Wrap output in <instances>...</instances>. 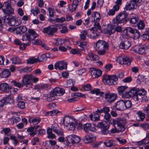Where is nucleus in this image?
I'll use <instances>...</instances> for the list:
<instances>
[{"label": "nucleus", "instance_id": "1", "mask_svg": "<svg viewBox=\"0 0 149 149\" xmlns=\"http://www.w3.org/2000/svg\"><path fill=\"white\" fill-rule=\"evenodd\" d=\"M109 47L108 43L103 40H99L96 43V50L100 55H104Z\"/></svg>", "mask_w": 149, "mask_h": 149}, {"label": "nucleus", "instance_id": "2", "mask_svg": "<svg viewBox=\"0 0 149 149\" xmlns=\"http://www.w3.org/2000/svg\"><path fill=\"white\" fill-rule=\"evenodd\" d=\"M63 123L64 125L71 130H74L78 125V122L75 119L68 116L64 117Z\"/></svg>", "mask_w": 149, "mask_h": 149}, {"label": "nucleus", "instance_id": "3", "mask_svg": "<svg viewBox=\"0 0 149 149\" xmlns=\"http://www.w3.org/2000/svg\"><path fill=\"white\" fill-rule=\"evenodd\" d=\"M128 15L127 13L124 10L119 13L116 18L113 19V23L116 25H118L120 23H126L127 19H126Z\"/></svg>", "mask_w": 149, "mask_h": 149}, {"label": "nucleus", "instance_id": "4", "mask_svg": "<svg viewBox=\"0 0 149 149\" xmlns=\"http://www.w3.org/2000/svg\"><path fill=\"white\" fill-rule=\"evenodd\" d=\"M102 80L105 84L112 85L117 83L118 79L116 75L104 74L103 76Z\"/></svg>", "mask_w": 149, "mask_h": 149}, {"label": "nucleus", "instance_id": "5", "mask_svg": "<svg viewBox=\"0 0 149 149\" xmlns=\"http://www.w3.org/2000/svg\"><path fill=\"white\" fill-rule=\"evenodd\" d=\"M81 140L79 137L75 134H71L67 136L65 138V145L66 146H71L75 143H78Z\"/></svg>", "mask_w": 149, "mask_h": 149}, {"label": "nucleus", "instance_id": "6", "mask_svg": "<svg viewBox=\"0 0 149 149\" xmlns=\"http://www.w3.org/2000/svg\"><path fill=\"white\" fill-rule=\"evenodd\" d=\"M101 27L100 23H96L94 25V27H92L91 31H93L92 33L93 34H95V35L93 36L91 34H88V36L90 38L96 39L98 38L100 33H102V31L101 30Z\"/></svg>", "mask_w": 149, "mask_h": 149}, {"label": "nucleus", "instance_id": "7", "mask_svg": "<svg viewBox=\"0 0 149 149\" xmlns=\"http://www.w3.org/2000/svg\"><path fill=\"white\" fill-rule=\"evenodd\" d=\"M60 28H61L58 25H51L44 28L42 31L43 33L49 36H52L57 32L58 29Z\"/></svg>", "mask_w": 149, "mask_h": 149}, {"label": "nucleus", "instance_id": "8", "mask_svg": "<svg viewBox=\"0 0 149 149\" xmlns=\"http://www.w3.org/2000/svg\"><path fill=\"white\" fill-rule=\"evenodd\" d=\"M124 106V101L120 100L115 103L114 105L111 107V108L113 110L111 112H115L114 110L123 111L126 109V107Z\"/></svg>", "mask_w": 149, "mask_h": 149}, {"label": "nucleus", "instance_id": "9", "mask_svg": "<svg viewBox=\"0 0 149 149\" xmlns=\"http://www.w3.org/2000/svg\"><path fill=\"white\" fill-rule=\"evenodd\" d=\"M124 31H126V34L127 35H129L130 33L131 34L132 36L134 37V39H138L140 36V32L135 29L128 27L125 29Z\"/></svg>", "mask_w": 149, "mask_h": 149}, {"label": "nucleus", "instance_id": "10", "mask_svg": "<svg viewBox=\"0 0 149 149\" xmlns=\"http://www.w3.org/2000/svg\"><path fill=\"white\" fill-rule=\"evenodd\" d=\"M110 125L105 121L99 122L97 124V127L101 129V133L104 135L107 134L108 133V129Z\"/></svg>", "mask_w": 149, "mask_h": 149}, {"label": "nucleus", "instance_id": "11", "mask_svg": "<svg viewBox=\"0 0 149 149\" xmlns=\"http://www.w3.org/2000/svg\"><path fill=\"white\" fill-rule=\"evenodd\" d=\"M148 49V46L145 45L139 44L135 46L133 51L139 54H146V51Z\"/></svg>", "mask_w": 149, "mask_h": 149}, {"label": "nucleus", "instance_id": "12", "mask_svg": "<svg viewBox=\"0 0 149 149\" xmlns=\"http://www.w3.org/2000/svg\"><path fill=\"white\" fill-rule=\"evenodd\" d=\"M2 10L6 15H9L13 13L14 9L11 7L10 4L5 2L3 4Z\"/></svg>", "mask_w": 149, "mask_h": 149}, {"label": "nucleus", "instance_id": "13", "mask_svg": "<svg viewBox=\"0 0 149 149\" xmlns=\"http://www.w3.org/2000/svg\"><path fill=\"white\" fill-rule=\"evenodd\" d=\"M104 96L107 101L110 103L113 102L116 100L117 97L116 94L109 92L105 93Z\"/></svg>", "mask_w": 149, "mask_h": 149}, {"label": "nucleus", "instance_id": "14", "mask_svg": "<svg viewBox=\"0 0 149 149\" xmlns=\"http://www.w3.org/2000/svg\"><path fill=\"white\" fill-rule=\"evenodd\" d=\"M33 79V75H24L23 77L22 84L24 86H26V87L28 85H31L32 82L31 80Z\"/></svg>", "mask_w": 149, "mask_h": 149}, {"label": "nucleus", "instance_id": "15", "mask_svg": "<svg viewBox=\"0 0 149 149\" xmlns=\"http://www.w3.org/2000/svg\"><path fill=\"white\" fill-rule=\"evenodd\" d=\"M137 5V3H135L132 0H131L129 2L127 3L125 7V10H134L136 9Z\"/></svg>", "mask_w": 149, "mask_h": 149}, {"label": "nucleus", "instance_id": "16", "mask_svg": "<svg viewBox=\"0 0 149 149\" xmlns=\"http://www.w3.org/2000/svg\"><path fill=\"white\" fill-rule=\"evenodd\" d=\"M11 88L6 83H1L0 84V91L7 93L8 95L11 93Z\"/></svg>", "mask_w": 149, "mask_h": 149}, {"label": "nucleus", "instance_id": "17", "mask_svg": "<svg viewBox=\"0 0 149 149\" xmlns=\"http://www.w3.org/2000/svg\"><path fill=\"white\" fill-rule=\"evenodd\" d=\"M131 45L130 42L127 40L122 39L120 43L119 47L122 49H127Z\"/></svg>", "mask_w": 149, "mask_h": 149}, {"label": "nucleus", "instance_id": "18", "mask_svg": "<svg viewBox=\"0 0 149 149\" xmlns=\"http://www.w3.org/2000/svg\"><path fill=\"white\" fill-rule=\"evenodd\" d=\"M126 123L127 122L124 120L123 121L119 120L117 121V129L119 132H123L125 130V125Z\"/></svg>", "mask_w": 149, "mask_h": 149}, {"label": "nucleus", "instance_id": "19", "mask_svg": "<svg viewBox=\"0 0 149 149\" xmlns=\"http://www.w3.org/2000/svg\"><path fill=\"white\" fill-rule=\"evenodd\" d=\"M27 30L26 27L25 26H20L14 28V31L17 34L22 35Z\"/></svg>", "mask_w": 149, "mask_h": 149}, {"label": "nucleus", "instance_id": "20", "mask_svg": "<svg viewBox=\"0 0 149 149\" xmlns=\"http://www.w3.org/2000/svg\"><path fill=\"white\" fill-rule=\"evenodd\" d=\"M66 62L63 61H61L56 63L54 65V68L56 70L58 69L62 70L67 68Z\"/></svg>", "mask_w": 149, "mask_h": 149}, {"label": "nucleus", "instance_id": "21", "mask_svg": "<svg viewBox=\"0 0 149 149\" xmlns=\"http://www.w3.org/2000/svg\"><path fill=\"white\" fill-rule=\"evenodd\" d=\"M52 92L55 96L62 95L65 93V91L64 89L59 87L55 88Z\"/></svg>", "mask_w": 149, "mask_h": 149}, {"label": "nucleus", "instance_id": "22", "mask_svg": "<svg viewBox=\"0 0 149 149\" xmlns=\"http://www.w3.org/2000/svg\"><path fill=\"white\" fill-rule=\"evenodd\" d=\"M136 92L135 88H134L131 89L130 90L126 91L125 93L123 94V97L129 98L132 97L134 95V93Z\"/></svg>", "mask_w": 149, "mask_h": 149}, {"label": "nucleus", "instance_id": "23", "mask_svg": "<svg viewBox=\"0 0 149 149\" xmlns=\"http://www.w3.org/2000/svg\"><path fill=\"white\" fill-rule=\"evenodd\" d=\"M26 34L31 41L34 40L38 36L36 32L32 29L28 30V32Z\"/></svg>", "mask_w": 149, "mask_h": 149}, {"label": "nucleus", "instance_id": "24", "mask_svg": "<svg viewBox=\"0 0 149 149\" xmlns=\"http://www.w3.org/2000/svg\"><path fill=\"white\" fill-rule=\"evenodd\" d=\"M53 131L58 136H63L64 133L62 129L57 126H52Z\"/></svg>", "mask_w": 149, "mask_h": 149}, {"label": "nucleus", "instance_id": "25", "mask_svg": "<svg viewBox=\"0 0 149 149\" xmlns=\"http://www.w3.org/2000/svg\"><path fill=\"white\" fill-rule=\"evenodd\" d=\"M104 144L107 147L114 146L116 145V141L113 139H107L104 142Z\"/></svg>", "mask_w": 149, "mask_h": 149}, {"label": "nucleus", "instance_id": "26", "mask_svg": "<svg viewBox=\"0 0 149 149\" xmlns=\"http://www.w3.org/2000/svg\"><path fill=\"white\" fill-rule=\"evenodd\" d=\"M95 139V136L92 135H87L83 139V140L85 143H89L92 142Z\"/></svg>", "mask_w": 149, "mask_h": 149}, {"label": "nucleus", "instance_id": "27", "mask_svg": "<svg viewBox=\"0 0 149 149\" xmlns=\"http://www.w3.org/2000/svg\"><path fill=\"white\" fill-rule=\"evenodd\" d=\"M92 16L94 17L93 20L92 21L95 22L94 25L96 23H99L98 22L101 18L100 13L97 12H95L93 13Z\"/></svg>", "mask_w": 149, "mask_h": 149}, {"label": "nucleus", "instance_id": "28", "mask_svg": "<svg viewBox=\"0 0 149 149\" xmlns=\"http://www.w3.org/2000/svg\"><path fill=\"white\" fill-rule=\"evenodd\" d=\"M10 74V72L9 70L6 69L2 71L0 74V76L3 78H6L8 77Z\"/></svg>", "mask_w": 149, "mask_h": 149}, {"label": "nucleus", "instance_id": "29", "mask_svg": "<svg viewBox=\"0 0 149 149\" xmlns=\"http://www.w3.org/2000/svg\"><path fill=\"white\" fill-rule=\"evenodd\" d=\"M50 86L47 84H41L35 86L34 88L35 89L37 90L47 89Z\"/></svg>", "mask_w": 149, "mask_h": 149}, {"label": "nucleus", "instance_id": "30", "mask_svg": "<svg viewBox=\"0 0 149 149\" xmlns=\"http://www.w3.org/2000/svg\"><path fill=\"white\" fill-rule=\"evenodd\" d=\"M91 120L93 121L98 120L100 119V116L99 114L95 112L92 113L89 116Z\"/></svg>", "mask_w": 149, "mask_h": 149}, {"label": "nucleus", "instance_id": "31", "mask_svg": "<svg viewBox=\"0 0 149 149\" xmlns=\"http://www.w3.org/2000/svg\"><path fill=\"white\" fill-rule=\"evenodd\" d=\"M29 122L33 125H36L40 121V118H29Z\"/></svg>", "mask_w": 149, "mask_h": 149}, {"label": "nucleus", "instance_id": "32", "mask_svg": "<svg viewBox=\"0 0 149 149\" xmlns=\"http://www.w3.org/2000/svg\"><path fill=\"white\" fill-rule=\"evenodd\" d=\"M52 128L48 127L47 130V133L48 134L47 137L48 138L50 139H54L55 138V135L52 133Z\"/></svg>", "mask_w": 149, "mask_h": 149}, {"label": "nucleus", "instance_id": "33", "mask_svg": "<svg viewBox=\"0 0 149 149\" xmlns=\"http://www.w3.org/2000/svg\"><path fill=\"white\" fill-rule=\"evenodd\" d=\"M137 114L136 120L139 121H143L145 117V114L143 112H137Z\"/></svg>", "mask_w": 149, "mask_h": 149}, {"label": "nucleus", "instance_id": "34", "mask_svg": "<svg viewBox=\"0 0 149 149\" xmlns=\"http://www.w3.org/2000/svg\"><path fill=\"white\" fill-rule=\"evenodd\" d=\"M88 55L92 60H97L99 58V57L97 55L94 54L91 52H89L88 54Z\"/></svg>", "mask_w": 149, "mask_h": 149}, {"label": "nucleus", "instance_id": "35", "mask_svg": "<svg viewBox=\"0 0 149 149\" xmlns=\"http://www.w3.org/2000/svg\"><path fill=\"white\" fill-rule=\"evenodd\" d=\"M127 88V86H121L118 88L117 90L119 95H122L123 94V92Z\"/></svg>", "mask_w": 149, "mask_h": 149}, {"label": "nucleus", "instance_id": "36", "mask_svg": "<svg viewBox=\"0 0 149 149\" xmlns=\"http://www.w3.org/2000/svg\"><path fill=\"white\" fill-rule=\"evenodd\" d=\"M79 1L77 0H74L73 1L72 6V8L71 10V12H73L76 10Z\"/></svg>", "mask_w": 149, "mask_h": 149}, {"label": "nucleus", "instance_id": "37", "mask_svg": "<svg viewBox=\"0 0 149 149\" xmlns=\"http://www.w3.org/2000/svg\"><path fill=\"white\" fill-rule=\"evenodd\" d=\"M136 90V94L141 97V96L144 95L146 93V91L143 89H139L135 88Z\"/></svg>", "mask_w": 149, "mask_h": 149}, {"label": "nucleus", "instance_id": "38", "mask_svg": "<svg viewBox=\"0 0 149 149\" xmlns=\"http://www.w3.org/2000/svg\"><path fill=\"white\" fill-rule=\"evenodd\" d=\"M9 23L10 25L12 26H15V25H17V22H18L17 20H16L15 18L12 17L9 18Z\"/></svg>", "mask_w": 149, "mask_h": 149}, {"label": "nucleus", "instance_id": "39", "mask_svg": "<svg viewBox=\"0 0 149 149\" xmlns=\"http://www.w3.org/2000/svg\"><path fill=\"white\" fill-rule=\"evenodd\" d=\"M90 93L91 94L95 93L96 95H99L102 96L104 94V93L103 92H101L100 90L98 89H96L95 90H93L90 91Z\"/></svg>", "mask_w": 149, "mask_h": 149}, {"label": "nucleus", "instance_id": "40", "mask_svg": "<svg viewBox=\"0 0 149 149\" xmlns=\"http://www.w3.org/2000/svg\"><path fill=\"white\" fill-rule=\"evenodd\" d=\"M88 32L86 31H82L81 32L80 35V39L81 40H85L86 39V36Z\"/></svg>", "mask_w": 149, "mask_h": 149}, {"label": "nucleus", "instance_id": "41", "mask_svg": "<svg viewBox=\"0 0 149 149\" xmlns=\"http://www.w3.org/2000/svg\"><path fill=\"white\" fill-rule=\"evenodd\" d=\"M121 116L119 120H122L123 121V120L125 121H126V120L127 119H128L129 118L128 116V114L127 113H122L121 114Z\"/></svg>", "mask_w": 149, "mask_h": 149}, {"label": "nucleus", "instance_id": "42", "mask_svg": "<svg viewBox=\"0 0 149 149\" xmlns=\"http://www.w3.org/2000/svg\"><path fill=\"white\" fill-rule=\"evenodd\" d=\"M137 26L139 29L142 30L143 29L145 26L144 22L141 20L137 24Z\"/></svg>", "mask_w": 149, "mask_h": 149}, {"label": "nucleus", "instance_id": "43", "mask_svg": "<svg viewBox=\"0 0 149 149\" xmlns=\"http://www.w3.org/2000/svg\"><path fill=\"white\" fill-rule=\"evenodd\" d=\"M37 62V61L36 58H31L27 60L26 63L27 64H33Z\"/></svg>", "mask_w": 149, "mask_h": 149}, {"label": "nucleus", "instance_id": "44", "mask_svg": "<svg viewBox=\"0 0 149 149\" xmlns=\"http://www.w3.org/2000/svg\"><path fill=\"white\" fill-rule=\"evenodd\" d=\"M12 63L15 64H19L21 63V60L18 57H14L11 59Z\"/></svg>", "mask_w": 149, "mask_h": 149}, {"label": "nucleus", "instance_id": "45", "mask_svg": "<svg viewBox=\"0 0 149 149\" xmlns=\"http://www.w3.org/2000/svg\"><path fill=\"white\" fill-rule=\"evenodd\" d=\"M2 23L5 24L6 22L8 23L9 22V15H7L3 17H1Z\"/></svg>", "mask_w": 149, "mask_h": 149}, {"label": "nucleus", "instance_id": "46", "mask_svg": "<svg viewBox=\"0 0 149 149\" xmlns=\"http://www.w3.org/2000/svg\"><path fill=\"white\" fill-rule=\"evenodd\" d=\"M87 43L86 42H80L79 46L81 50H84L87 49Z\"/></svg>", "mask_w": 149, "mask_h": 149}, {"label": "nucleus", "instance_id": "47", "mask_svg": "<svg viewBox=\"0 0 149 149\" xmlns=\"http://www.w3.org/2000/svg\"><path fill=\"white\" fill-rule=\"evenodd\" d=\"M116 139L121 145H124L127 143V141L125 139L121 138H116Z\"/></svg>", "mask_w": 149, "mask_h": 149}, {"label": "nucleus", "instance_id": "48", "mask_svg": "<svg viewBox=\"0 0 149 149\" xmlns=\"http://www.w3.org/2000/svg\"><path fill=\"white\" fill-rule=\"evenodd\" d=\"M22 39V41L24 42L25 43H29L31 41L26 33L23 36Z\"/></svg>", "mask_w": 149, "mask_h": 149}, {"label": "nucleus", "instance_id": "49", "mask_svg": "<svg viewBox=\"0 0 149 149\" xmlns=\"http://www.w3.org/2000/svg\"><path fill=\"white\" fill-rule=\"evenodd\" d=\"M5 100L6 104L8 103L10 104H12L14 102V100L12 99L10 97H8L5 98Z\"/></svg>", "mask_w": 149, "mask_h": 149}, {"label": "nucleus", "instance_id": "50", "mask_svg": "<svg viewBox=\"0 0 149 149\" xmlns=\"http://www.w3.org/2000/svg\"><path fill=\"white\" fill-rule=\"evenodd\" d=\"M60 26V29L61 28L62 29L60 31V32L62 33H65L68 32V29L67 27L66 26L63 27L61 25H58Z\"/></svg>", "mask_w": 149, "mask_h": 149}, {"label": "nucleus", "instance_id": "51", "mask_svg": "<svg viewBox=\"0 0 149 149\" xmlns=\"http://www.w3.org/2000/svg\"><path fill=\"white\" fill-rule=\"evenodd\" d=\"M50 95V96L47 98V100L49 102H51L55 100V96L54 95L53 92L51 91Z\"/></svg>", "mask_w": 149, "mask_h": 149}, {"label": "nucleus", "instance_id": "52", "mask_svg": "<svg viewBox=\"0 0 149 149\" xmlns=\"http://www.w3.org/2000/svg\"><path fill=\"white\" fill-rule=\"evenodd\" d=\"M125 107H126V109H127L130 108L132 106V102L130 100L125 101Z\"/></svg>", "mask_w": 149, "mask_h": 149}, {"label": "nucleus", "instance_id": "53", "mask_svg": "<svg viewBox=\"0 0 149 149\" xmlns=\"http://www.w3.org/2000/svg\"><path fill=\"white\" fill-rule=\"evenodd\" d=\"M12 83L13 84L14 86L18 87L19 88H22L23 87V84L16 81H12Z\"/></svg>", "mask_w": 149, "mask_h": 149}, {"label": "nucleus", "instance_id": "54", "mask_svg": "<svg viewBox=\"0 0 149 149\" xmlns=\"http://www.w3.org/2000/svg\"><path fill=\"white\" fill-rule=\"evenodd\" d=\"M46 56L45 54H43L41 56H38L37 59V61L40 62L43 61L45 60H46Z\"/></svg>", "mask_w": 149, "mask_h": 149}, {"label": "nucleus", "instance_id": "55", "mask_svg": "<svg viewBox=\"0 0 149 149\" xmlns=\"http://www.w3.org/2000/svg\"><path fill=\"white\" fill-rule=\"evenodd\" d=\"M123 64L127 65H130L131 63V61L129 58L127 57L124 56Z\"/></svg>", "mask_w": 149, "mask_h": 149}, {"label": "nucleus", "instance_id": "56", "mask_svg": "<svg viewBox=\"0 0 149 149\" xmlns=\"http://www.w3.org/2000/svg\"><path fill=\"white\" fill-rule=\"evenodd\" d=\"M10 138L11 140L13 141L14 144L16 146L18 143V141L16 139V137L13 135H12L10 136Z\"/></svg>", "mask_w": 149, "mask_h": 149}, {"label": "nucleus", "instance_id": "57", "mask_svg": "<svg viewBox=\"0 0 149 149\" xmlns=\"http://www.w3.org/2000/svg\"><path fill=\"white\" fill-rule=\"evenodd\" d=\"M11 120L13 123H17L20 121L21 119L19 117L14 116L11 118Z\"/></svg>", "mask_w": 149, "mask_h": 149}, {"label": "nucleus", "instance_id": "58", "mask_svg": "<svg viewBox=\"0 0 149 149\" xmlns=\"http://www.w3.org/2000/svg\"><path fill=\"white\" fill-rule=\"evenodd\" d=\"M139 19L136 17H132L130 19V22L132 24H135L139 21Z\"/></svg>", "mask_w": 149, "mask_h": 149}, {"label": "nucleus", "instance_id": "59", "mask_svg": "<svg viewBox=\"0 0 149 149\" xmlns=\"http://www.w3.org/2000/svg\"><path fill=\"white\" fill-rule=\"evenodd\" d=\"M75 83V81L71 79H68L67 82V84L68 86L69 87H71L73 86Z\"/></svg>", "mask_w": 149, "mask_h": 149}, {"label": "nucleus", "instance_id": "60", "mask_svg": "<svg viewBox=\"0 0 149 149\" xmlns=\"http://www.w3.org/2000/svg\"><path fill=\"white\" fill-rule=\"evenodd\" d=\"M10 132V130L9 128H6L3 129L1 132V133L3 132L5 135H8L9 132Z\"/></svg>", "mask_w": 149, "mask_h": 149}, {"label": "nucleus", "instance_id": "61", "mask_svg": "<svg viewBox=\"0 0 149 149\" xmlns=\"http://www.w3.org/2000/svg\"><path fill=\"white\" fill-rule=\"evenodd\" d=\"M18 105L19 108L21 109H23L25 108V103L23 101L19 102Z\"/></svg>", "mask_w": 149, "mask_h": 149}, {"label": "nucleus", "instance_id": "62", "mask_svg": "<svg viewBox=\"0 0 149 149\" xmlns=\"http://www.w3.org/2000/svg\"><path fill=\"white\" fill-rule=\"evenodd\" d=\"M90 123H87L84 125V130L86 132H87L89 131Z\"/></svg>", "mask_w": 149, "mask_h": 149}, {"label": "nucleus", "instance_id": "63", "mask_svg": "<svg viewBox=\"0 0 149 149\" xmlns=\"http://www.w3.org/2000/svg\"><path fill=\"white\" fill-rule=\"evenodd\" d=\"M115 31H116L114 29L112 28H110L109 29H107L106 30V32L109 35H111V34L114 33Z\"/></svg>", "mask_w": 149, "mask_h": 149}, {"label": "nucleus", "instance_id": "64", "mask_svg": "<svg viewBox=\"0 0 149 149\" xmlns=\"http://www.w3.org/2000/svg\"><path fill=\"white\" fill-rule=\"evenodd\" d=\"M83 88L86 91H89L91 89V86L90 84H87L86 85L84 86Z\"/></svg>", "mask_w": 149, "mask_h": 149}]
</instances>
